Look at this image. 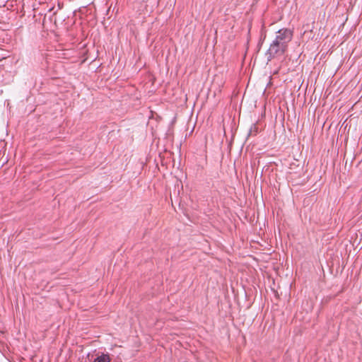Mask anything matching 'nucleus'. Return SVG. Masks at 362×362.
Segmentation results:
<instances>
[{"instance_id": "obj_5", "label": "nucleus", "mask_w": 362, "mask_h": 362, "mask_svg": "<svg viewBox=\"0 0 362 362\" xmlns=\"http://www.w3.org/2000/svg\"><path fill=\"white\" fill-rule=\"evenodd\" d=\"M143 1H145L146 0H142Z\"/></svg>"}, {"instance_id": "obj_4", "label": "nucleus", "mask_w": 362, "mask_h": 362, "mask_svg": "<svg viewBox=\"0 0 362 362\" xmlns=\"http://www.w3.org/2000/svg\"><path fill=\"white\" fill-rule=\"evenodd\" d=\"M258 132V127L256 126V124H253L250 129V132H249V136H252V135H256Z\"/></svg>"}, {"instance_id": "obj_3", "label": "nucleus", "mask_w": 362, "mask_h": 362, "mask_svg": "<svg viewBox=\"0 0 362 362\" xmlns=\"http://www.w3.org/2000/svg\"><path fill=\"white\" fill-rule=\"evenodd\" d=\"M93 362H111L110 354L102 353L101 355L98 356Z\"/></svg>"}, {"instance_id": "obj_2", "label": "nucleus", "mask_w": 362, "mask_h": 362, "mask_svg": "<svg viewBox=\"0 0 362 362\" xmlns=\"http://www.w3.org/2000/svg\"><path fill=\"white\" fill-rule=\"evenodd\" d=\"M292 38V30L288 28H282L277 32V35L274 40H277L279 42H284V45L288 46V42L291 41Z\"/></svg>"}, {"instance_id": "obj_1", "label": "nucleus", "mask_w": 362, "mask_h": 362, "mask_svg": "<svg viewBox=\"0 0 362 362\" xmlns=\"http://www.w3.org/2000/svg\"><path fill=\"white\" fill-rule=\"evenodd\" d=\"M287 49L288 46L284 45V42H279L277 40H274L266 52L267 60L271 61L277 56L284 54Z\"/></svg>"}]
</instances>
